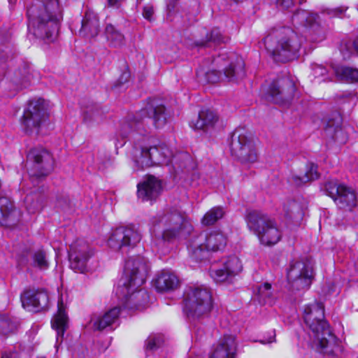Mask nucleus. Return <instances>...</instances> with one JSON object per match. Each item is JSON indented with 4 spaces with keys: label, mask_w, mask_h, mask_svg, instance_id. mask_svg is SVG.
<instances>
[{
    "label": "nucleus",
    "mask_w": 358,
    "mask_h": 358,
    "mask_svg": "<svg viewBox=\"0 0 358 358\" xmlns=\"http://www.w3.org/2000/svg\"><path fill=\"white\" fill-rule=\"evenodd\" d=\"M166 108L159 105L148 106L141 109L134 115L129 116L120 123L119 135L122 138H128L133 142L129 157L138 169H144L154 164L169 165L178 159L186 162L191 161V157L187 153L173 155L172 150L165 144L151 147L146 136L147 130L144 127L145 118L152 120L156 128L163 127L166 122Z\"/></svg>",
    "instance_id": "1"
},
{
    "label": "nucleus",
    "mask_w": 358,
    "mask_h": 358,
    "mask_svg": "<svg viewBox=\"0 0 358 358\" xmlns=\"http://www.w3.org/2000/svg\"><path fill=\"white\" fill-rule=\"evenodd\" d=\"M149 266L141 257L129 258L124 265V274L116 289L118 298L126 308L142 310L149 301L147 291L139 288L145 282Z\"/></svg>",
    "instance_id": "2"
},
{
    "label": "nucleus",
    "mask_w": 358,
    "mask_h": 358,
    "mask_svg": "<svg viewBox=\"0 0 358 358\" xmlns=\"http://www.w3.org/2000/svg\"><path fill=\"white\" fill-rule=\"evenodd\" d=\"M28 30L37 38L52 39L62 20L59 0H32L27 8Z\"/></svg>",
    "instance_id": "3"
},
{
    "label": "nucleus",
    "mask_w": 358,
    "mask_h": 358,
    "mask_svg": "<svg viewBox=\"0 0 358 358\" xmlns=\"http://www.w3.org/2000/svg\"><path fill=\"white\" fill-rule=\"evenodd\" d=\"M153 232L165 242L186 239L193 232V226L187 215L176 209L159 213L152 220Z\"/></svg>",
    "instance_id": "4"
},
{
    "label": "nucleus",
    "mask_w": 358,
    "mask_h": 358,
    "mask_svg": "<svg viewBox=\"0 0 358 358\" xmlns=\"http://www.w3.org/2000/svg\"><path fill=\"white\" fill-rule=\"evenodd\" d=\"M301 43L298 34L287 27L272 29L264 38L267 52L274 60L280 62L293 59Z\"/></svg>",
    "instance_id": "5"
},
{
    "label": "nucleus",
    "mask_w": 358,
    "mask_h": 358,
    "mask_svg": "<svg viewBox=\"0 0 358 358\" xmlns=\"http://www.w3.org/2000/svg\"><path fill=\"white\" fill-rule=\"evenodd\" d=\"M303 320L309 328L312 347L324 352L334 341V336L324 320V308L321 303L306 306L303 310Z\"/></svg>",
    "instance_id": "6"
},
{
    "label": "nucleus",
    "mask_w": 358,
    "mask_h": 358,
    "mask_svg": "<svg viewBox=\"0 0 358 358\" xmlns=\"http://www.w3.org/2000/svg\"><path fill=\"white\" fill-rule=\"evenodd\" d=\"M227 241V236L223 231L210 229L194 235L189 240L188 250L192 259L201 261L204 258L206 252L223 250Z\"/></svg>",
    "instance_id": "7"
},
{
    "label": "nucleus",
    "mask_w": 358,
    "mask_h": 358,
    "mask_svg": "<svg viewBox=\"0 0 358 358\" xmlns=\"http://www.w3.org/2000/svg\"><path fill=\"white\" fill-rule=\"evenodd\" d=\"M183 301V311L192 320L206 316L213 307L211 292L203 285L188 287L185 292Z\"/></svg>",
    "instance_id": "8"
},
{
    "label": "nucleus",
    "mask_w": 358,
    "mask_h": 358,
    "mask_svg": "<svg viewBox=\"0 0 358 358\" xmlns=\"http://www.w3.org/2000/svg\"><path fill=\"white\" fill-rule=\"evenodd\" d=\"M213 62L218 69H213L206 73V80L210 83L220 81H234L244 76V62L234 54L229 57L220 55L215 58Z\"/></svg>",
    "instance_id": "9"
},
{
    "label": "nucleus",
    "mask_w": 358,
    "mask_h": 358,
    "mask_svg": "<svg viewBox=\"0 0 358 358\" xmlns=\"http://www.w3.org/2000/svg\"><path fill=\"white\" fill-rule=\"evenodd\" d=\"M246 222L249 229L257 236L262 244L272 245L280 240L282 234L276 223L262 212H248Z\"/></svg>",
    "instance_id": "10"
},
{
    "label": "nucleus",
    "mask_w": 358,
    "mask_h": 358,
    "mask_svg": "<svg viewBox=\"0 0 358 358\" xmlns=\"http://www.w3.org/2000/svg\"><path fill=\"white\" fill-rule=\"evenodd\" d=\"M230 150L233 156L243 164L257 162L258 155L254 142L249 137L248 131L243 129H236L231 135Z\"/></svg>",
    "instance_id": "11"
},
{
    "label": "nucleus",
    "mask_w": 358,
    "mask_h": 358,
    "mask_svg": "<svg viewBox=\"0 0 358 358\" xmlns=\"http://www.w3.org/2000/svg\"><path fill=\"white\" fill-rule=\"evenodd\" d=\"M27 162L30 164L28 172L31 182L34 185L41 178L50 174L54 167V159L52 155L42 147H36L30 150L27 154Z\"/></svg>",
    "instance_id": "12"
},
{
    "label": "nucleus",
    "mask_w": 358,
    "mask_h": 358,
    "mask_svg": "<svg viewBox=\"0 0 358 358\" xmlns=\"http://www.w3.org/2000/svg\"><path fill=\"white\" fill-rule=\"evenodd\" d=\"M48 118V108L44 99L30 101L21 120L22 126L27 134L39 132L41 125Z\"/></svg>",
    "instance_id": "13"
},
{
    "label": "nucleus",
    "mask_w": 358,
    "mask_h": 358,
    "mask_svg": "<svg viewBox=\"0 0 358 358\" xmlns=\"http://www.w3.org/2000/svg\"><path fill=\"white\" fill-rule=\"evenodd\" d=\"M314 278L312 266L303 261L290 264L287 271V279L293 289L303 290L309 288Z\"/></svg>",
    "instance_id": "14"
},
{
    "label": "nucleus",
    "mask_w": 358,
    "mask_h": 358,
    "mask_svg": "<svg viewBox=\"0 0 358 358\" xmlns=\"http://www.w3.org/2000/svg\"><path fill=\"white\" fill-rule=\"evenodd\" d=\"M93 255V249L86 241L76 240L70 246V268L76 273H85L87 271V262Z\"/></svg>",
    "instance_id": "15"
},
{
    "label": "nucleus",
    "mask_w": 358,
    "mask_h": 358,
    "mask_svg": "<svg viewBox=\"0 0 358 358\" xmlns=\"http://www.w3.org/2000/svg\"><path fill=\"white\" fill-rule=\"evenodd\" d=\"M324 191L339 208L350 210L356 206V195L352 189L336 182L329 181L324 185Z\"/></svg>",
    "instance_id": "16"
},
{
    "label": "nucleus",
    "mask_w": 358,
    "mask_h": 358,
    "mask_svg": "<svg viewBox=\"0 0 358 358\" xmlns=\"http://www.w3.org/2000/svg\"><path fill=\"white\" fill-rule=\"evenodd\" d=\"M140 233L131 227H118L115 229L108 239L109 246L114 250L127 252L134 248L141 241Z\"/></svg>",
    "instance_id": "17"
},
{
    "label": "nucleus",
    "mask_w": 358,
    "mask_h": 358,
    "mask_svg": "<svg viewBox=\"0 0 358 358\" xmlns=\"http://www.w3.org/2000/svg\"><path fill=\"white\" fill-rule=\"evenodd\" d=\"M294 82L287 76L274 80L268 86L267 92L272 100L278 104H289L294 96Z\"/></svg>",
    "instance_id": "18"
},
{
    "label": "nucleus",
    "mask_w": 358,
    "mask_h": 358,
    "mask_svg": "<svg viewBox=\"0 0 358 358\" xmlns=\"http://www.w3.org/2000/svg\"><path fill=\"white\" fill-rule=\"evenodd\" d=\"M242 270V264L236 256H230L222 260V266L217 268L215 265L211 266L209 273L210 277L216 282L230 281L233 277L238 275Z\"/></svg>",
    "instance_id": "19"
},
{
    "label": "nucleus",
    "mask_w": 358,
    "mask_h": 358,
    "mask_svg": "<svg viewBox=\"0 0 358 358\" xmlns=\"http://www.w3.org/2000/svg\"><path fill=\"white\" fill-rule=\"evenodd\" d=\"M22 306L29 311H40L48 307L49 296L48 293L39 289H27L21 294Z\"/></svg>",
    "instance_id": "20"
},
{
    "label": "nucleus",
    "mask_w": 358,
    "mask_h": 358,
    "mask_svg": "<svg viewBox=\"0 0 358 358\" xmlns=\"http://www.w3.org/2000/svg\"><path fill=\"white\" fill-rule=\"evenodd\" d=\"M78 34L84 38H93L100 32V21L96 13L87 8L83 15Z\"/></svg>",
    "instance_id": "21"
},
{
    "label": "nucleus",
    "mask_w": 358,
    "mask_h": 358,
    "mask_svg": "<svg viewBox=\"0 0 358 358\" xmlns=\"http://www.w3.org/2000/svg\"><path fill=\"white\" fill-rule=\"evenodd\" d=\"M138 197L142 201L155 200L162 191V181L153 176H149L137 186Z\"/></svg>",
    "instance_id": "22"
},
{
    "label": "nucleus",
    "mask_w": 358,
    "mask_h": 358,
    "mask_svg": "<svg viewBox=\"0 0 358 358\" xmlns=\"http://www.w3.org/2000/svg\"><path fill=\"white\" fill-rule=\"evenodd\" d=\"M21 213L6 196L0 195V225L11 227L19 220Z\"/></svg>",
    "instance_id": "23"
},
{
    "label": "nucleus",
    "mask_w": 358,
    "mask_h": 358,
    "mask_svg": "<svg viewBox=\"0 0 358 358\" xmlns=\"http://www.w3.org/2000/svg\"><path fill=\"white\" fill-rule=\"evenodd\" d=\"M237 351L236 338L224 335L221 338L209 358H235Z\"/></svg>",
    "instance_id": "24"
},
{
    "label": "nucleus",
    "mask_w": 358,
    "mask_h": 358,
    "mask_svg": "<svg viewBox=\"0 0 358 358\" xmlns=\"http://www.w3.org/2000/svg\"><path fill=\"white\" fill-rule=\"evenodd\" d=\"M217 120L218 117L213 111L203 109L199 113L197 118L192 121L190 126L194 129L207 131L213 128Z\"/></svg>",
    "instance_id": "25"
},
{
    "label": "nucleus",
    "mask_w": 358,
    "mask_h": 358,
    "mask_svg": "<svg viewBox=\"0 0 358 358\" xmlns=\"http://www.w3.org/2000/svg\"><path fill=\"white\" fill-rule=\"evenodd\" d=\"M318 177L319 173L317 165L313 163H308L302 173L299 174L292 173L289 177L288 180L292 185L299 187L309 181L318 178Z\"/></svg>",
    "instance_id": "26"
},
{
    "label": "nucleus",
    "mask_w": 358,
    "mask_h": 358,
    "mask_svg": "<svg viewBox=\"0 0 358 358\" xmlns=\"http://www.w3.org/2000/svg\"><path fill=\"white\" fill-rule=\"evenodd\" d=\"M155 288L159 292L173 290L179 285L178 277L168 271H162L154 280Z\"/></svg>",
    "instance_id": "27"
},
{
    "label": "nucleus",
    "mask_w": 358,
    "mask_h": 358,
    "mask_svg": "<svg viewBox=\"0 0 358 358\" xmlns=\"http://www.w3.org/2000/svg\"><path fill=\"white\" fill-rule=\"evenodd\" d=\"M57 306V313L52 320V327L57 331V342H59V338L61 341H62L64 332L68 327V317L62 299L58 301Z\"/></svg>",
    "instance_id": "28"
},
{
    "label": "nucleus",
    "mask_w": 358,
    "mask_h": 358,
    "mask_svg": "<svg viewBox=\"0 0 358 358\" xmlns=\"http://www.w3.org/2000/svg\"><path fill=\"white\" fill-rule=\"evenodd\" d=\"M120 313V307H114L106 312L103 315L93 319V327L95 329L101 331L115 324Z\"/></svg>",
    "instance_id": "29"
},
{
    "label": "nucleus",
    "mask_w": 358,
    "mask_h": 358,
    "mask_svg": "<svg viewBox=\"0 0 358 358\" xmlns=\"http://www.w3.org/2000/svg\"><path fill=\"white\" fill-rule=\"evenodd\" d=\"M104 34L109 45L111 47L120 48L125 43L124 34L112 24H108L106 26Z\"/></svg>",
    "instance_id": "30"
},
{
    "label": "nucleus",
    "mask_w": 358,
    "mask_h": 358,
    "mask_svg": "<svg viewBox=\"0 0 358 358\" xmlns=\"http://www.w3.org/2000/svg\"><path fill=\"white\" fill-rule=\"evenodd\" d=\"M26 208L29 213L40 212L46 203L45 195L40 193H31L25 197Z\"/></svg>",
    "instance_id": "31"
},
{
    "label": "nucleus",
    "mask_w": 358,
    "mask_h": 358,
    "mask_svg": "<svg viewBox=\"0 0 358 358\" xmlns=\"http://www.w3.org/2000/svg\"><path fill=\"white\" fill-rule=\"evenodd\" d=\"M333 72L337 80L348 83L358 82V69L345 66L332 67Z\"/></svg>",
    "instance_id": "32"
},
{
    "label": "nucleus",
    "mask_w": 358,
    "mask_h": 358,
    "mask_svg": "<svg viewBox=\"0 0 358 358\" xmlns=\"http://www.w3.org/2000/svg\"><path fill=\"white\" fill-rule=\"evenodd\" d=\"M318 19L317 14L306 10H298L292 16L295 25L312 26Z\"/></svg>",
    "instance_id": "33"
},
{
    "label": "nucleus",
    "mask_w": 358,
    "mask_h": 358,
    "mask_svg": "<svg viewBox=\"0 0 358 358\" xmlns=\"http://www.w3.org/2000/svg\"><path fill=\"white\" fill-rule=\"evenodd\" d=\"M224 215V211L222 207H214L204 215L201 223L206 226L212 225L221 219Z\"/></svg>",
    "instance_id": "34"
},
{
    "label": "nucleus",
    "mask_w": 358,
    "mask_h": 358,
    "mask_svg": "<svg viewBox=\"0 0 358 358\" xmlns=\"http://www.w3.org/2000/svg\"><path fill=\"white\" fill-rule=\"evenodd\" d=\"M31 265L34 267L41 270H45L49 267V262L47 259L46 253L43 250H38L34 252L31 256Z\"/></svg>",
    "instance_id": "35"
},
{
    "label": "nucleus",
    "mask_w": 358,
    "mask_h": 358,
    "mask_svg": "<svg viewBox=\"0 0 358 358\" xmlns=\"http://www.w3.org/2000/svg\"><path fill=\"white\" fill-rule=\"evenodd\" d=\"M301 210L300 204L295 200L289 199L283 203L282 212L287 218H293L296 215L300 214Z\"/></svg>",
    "instance_id": "36"
},
{
    "label": "nucleus",
    "mask_w": 358,
    "mask_h": 358,
    "mask_svg": "<svg viewBox=\"0 0 358 358\" xmlns=\"http://www.w3.org/2000/svg\"><path fill=\"white\" fill-rule=\"evenodd\" d=\"M17 328L16 324L6 315L0 316V334L8 336Z\"/></svg>",
    "instance_id": "37"
},
{
    "label": "nucleus",
    "mask_w": 358,
    "mask_h": 358,
    "mask_svg": "<svg viewBox=\"0 0 358 358\" xmlns=\"http://www.w3.org/2000/svg\"><path fill=\"white\" fill-rule=\"evenodd\" d=\"M164 340L160 334H151L146 340V350L150 351H155L161 348L164 344Z\"/></svg>",
    "instance_id": "38"
},
{
    "label": "nucleus",
    "mask_w": 358,
    "mask_h": 358,
    "mask_svg": "<svg viewBox=\"0 0 358 358\" xmlns=\"http://www.w3.org/2000/svg\"><path fill=\"white\" fill-rule=\"evenodd\" d=\"M341 52L344 59H349L353 53L358 55V36L352 43H347L342 45Z\"/></svg>",
    "instance_id": "39"
},
{
    "label": "nucleus",
    "mask_w": 358,
    "mask_h": 358,
    "mask_svg": "<svg viewBox=\"0 0 358 358\" xmlns=\"http://www.w3.org/2000/svg\"><path fill=\"white\" fill-rule=\"evenodd\" d=\"M325 132L332 136V138L339 143H345V139H340V136L343 134L342 129L339 127V123L336 127L329 122L325 128Z\"/></svg>",
    "instance_id": "40"
},
{
    "label": "nucleus",
    "mask_w": 358,
    "mask_h": 358,
    "mask_svg": "<svg viewBox=\"0 0 358 358\" xmlns=\"http://www.w3.org/2000/svg\"><path fill=\"white\" fill-rule=\"evenodd\" d=\"M312 73L315 78H323L322 80L324 82L332 80V78L328 76L327 69L322 65L313 64L312 66Z\"/></svg>",
    "instance_id": "41"
},
{
    "label": "nucleus",
    "mask_w": 358,
    "mask_h": 358,
    "mask_svg": "<svg viewBox=\"0 0 358 358\" xmlns=\"http://www.w3.org/2000/svg\"><path fill=\"white\" fill-rule=\"evenodd\" d=\"M83 120L85 122H100L102 121L103 117L101 112L98 110H96L93 111H87L84 114Z\"/></svg>",
    "instance_id": "42"
},
{
    "label": "nucleus",
    "mask_w": 358,
    "mask_h": 358,
    "mask_svg": "<svg viewBox=\"0 0 358 358\" xmlns=\"http://www.w3.org/2000/svg\"><path fill=\"white\" fill-rule=\"evenodd\" d=\"M271 285L268 282H265L263 285H261L258 287L257 294L259 297L262 299L264 301H266L267 299L270 298L271 296Z\"/></svg>",
    "instance_id": "43"
},
{
    "label": "nucleus",
    "mask_w": 358,
    "mask_h": 358,
    "mask_svg": "<svg viewBox=\"0 0 358 358\" xmlns=\"http://www.w3.org/2000/svg\"><path fill=\"white\" fill-rule=\"evenodd\" d=\"M208 41H212L216 44L224 43V38L218 29H213L210 34L207 35Z\"/></svg>",
    "instance_id": "44"
},
{
    "label": "nucleus",
    "mask_w": 358,
    "mask_h": 358,
    "mask_svg": "<svg viewBox=\"0 0 358 358\" xmlns=\"http://www.w3.org/2000/svg\"><path fill=\"white\" fill-rule=\"evenodd\" d=\"M154 15V9L153 7L150 5H146L143 7V16L145 19L148 21H152L153 20Z\"/></svg>",
    "instance_id": "45"
},
{
    "label": "nucleus",
    "mask_w": 358,
    "mask_h": 358,
    "mask_svg": "<svg viewBox=\"0 0 358 358\" xmlns=\"http://www.w3.org/2000/svg\"><path fill=\"white\" fill-rule=\"evenodd\" d=\"M276 4L282 9L289 10L292 7L294 3L293 0H276Z\"/></svg>",
    "instance_id": "46"
},
{
    "label": "nucleus",
    "mask_w": 358,
    "mask_h": 358,
    "mask_svg": "<svg viewBox=\"0 0 358 358\" xmlns=\"http://www.w3.org/2000/svg\"><path fill=\"white\" fill-rule=\"evenodd\" d=\"M18 355L16 352H4L1 358H17Z\"/></svg>",
    "instance_id": "47"
},
{
    "label": "nucleus",
    "mask_w": 358,
    "mask_h": 358,
    "mask_svg": "<svg viewBox=\"0 0 358 358\" xmlns=\"http://www.w3.org/2000/svg\"><path fill=\"white\" fill-rule=\"evenodd\" d=\"M346 9H347V8H344V7L336 8L333 10L334 15L340 17L343 14V13L346 10Z\"/></svg>",
    "instance_id": "48"
},
{
    "label": "nucleus",
    "mask_w": 358,
    "mask_h": 358,
    "mask_svg": "<svg viewBox=\"0 0 358 358\" xmlns=\"http://www.w3.org/2000/svg\"><path fill=\"white\" fill-rule=\"evenodd\" d=\"M110 6L118 7L124 0H107Z\"/></svg>",
    "instance_id": "49"
},
{
    "label": "nucleus",
    "mask_w": 358,
    "mask_h": 358,
    "mask_svg": "<svg viewBox=\"0 0 358 358\" xmlns=\"http://www.w3.org/2000/svg\"><path fill=\"white\" fill-rule=\"evenodd\" d=\"M129 78V73L128 72H124L119 79L120 83H124L128 80Z\"/></svg>",
    "instance_id": "50"
},
{
    "label": "nucleus",
    "mask_w": 358,
    "mask_h": 358,
    "mask_svg": "<svg viewBox=\"0 0 358 358\" xmlns=\"http://www.w3.org/2000/svg\"><path fill=\"white\" fill-rule=\"evenodd\" d=\"M274 338H275V333L273 332V336L271 338H269L268 340L262 341V343H272L274 341Z\"/></svg>",
    "instance_id": "51"
},
{
    "label": "nucleus",
    "mask_w": 358,
    "mask_h": 358,
    "mask_svg": "<svg viewBox=\"0 0 358 358\" xmlns=\"http://www.w3.org/2000/svg\"><path fill=\"white\" fill-rule=\"evenodd\" d=\"M173 6H171V4L167 5V9L169 10V14L171 13V9H173Z\"/></svg>",
    "instance_id": "52"
},
{
    "label": "nucleus",
    "mask_w": 358,
    "mask_h": 358,
    "mask_svg": "<svg viewBox=\"0 0 358 358\" xmlns=\"http://www.w3.org/2000/svg\"><path fill=\"white\" fill-rule=\"evenodd\" d=\"M57 204L59 207L62 208H65V206H64L62 203H61V201H57Z\"/></svg>",
    "instance_id": "53"
},
{
    "label": "nucleus",
    "mask_w": 358,
    "mask_h": 358,
    "mask_svg": "<svg viewBox=\"0 0 358 358\" xmlns=\"http://www.w3.org/2000/svg\"><path fill=\"white\" fill-rule=\"evenodd\" d=\"M199 45H206V43H203V42H201L200 44H199Z\"/></svg>",
    "instance_id": "54"
},
{
    "label": "nucleus",
    "mask_w": 358,
    "mask_h": 358,
    "mask_svg": "<svg viewBox=\"0 0 358 358\" xmlns=\"http://www.w3.org/2000/svg\"><path fill=\"white\" fill-rule=\"evenodd\" d=\"M10 3H14L16 0H8Z\"/></svg>",
    "instance_id": "55"
},
{
    "label": "nucleus",
    "mask_w": 358,
    "mask_h": 358,
    "mask_svg": "<svg viewBox=\"0 0 358 358\" xmlns=\"http://www.w3.org/2000/svg\"><path fill=\"white\" fill-rule=\"evenodd\" d=\"M179 166L180 167H185V164H180Z\"/></svg>",
    "instance_id": "56"
},
{
    "label": "nucleus",
    "mask_w": 358,
    "mask_h": 358,
    "mask_svg": "<svg viewBox=\"0 0 358 358\" xmlns=\"http://www.w3.org/2000/svg\"><path fill=\"white\" fill-rule=\"evenodd\" d=\"M357 358H358V357H357Z\"/></svg>",
    "instance_id": "57"
}]
</instances>
